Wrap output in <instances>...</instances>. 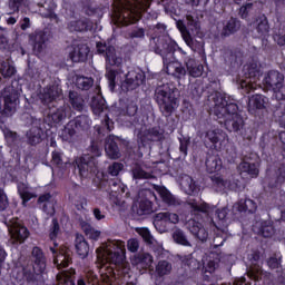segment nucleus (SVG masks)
I'll use <instances>...</instances> for the list:
<instances>
[{
  "label": "nucleus",
  "instance_id": "1",
  "mask_svg": "<svg viewBox=\"0 0 285 285\" xmlns=\"http://www.w3.org/2000/svg\"><path fill=\"white\" fill-rule=\"evenodd\" d=\"M214 101V115L217 117L218 124H224V128L228 132H239L244 128V117L237 112L239 106L235 99L216 91L213 96Z\"/></svg>",
  "mask_w": 285,
  "mask_h": 285
},
{
  "label": "nucleus",
  "instance_id": "2",
  "mask_svg": "<svg viewBox=\"0 0 285 285\" xmlns=\"http://www.w3.org/2000/svg\"><path fill=\"white\" fill-rule=\"evenodd\" d=\"M153 50L156 55H159L163 59L164 68L166 72L174 77V79H184L186 77V68L181 66V62L177 61L175 52H184L179 45L175 40L166 38H157V41L153 46Z\"/></svg>",
  "mask_w": 285,
  "mask_h": 285
},
{
  "label": "nucleus",
  "instance_id": "3",
  "mask_svg": "<svg viewBox=\"0 0 285 285\" xmlns=\"http://www.w3.org/2000/svg\"><path fill=\"white\" fill-rule=\"evenodd\" d=\"M115 129V122L108 114L105 115V119L101 120V125H96L94 127L95 137L91 139L90 146L88 148L89 155H85L76 158L75 164L76 168L79 169V159H87L88 161H94L96 168H99L97 163V157H101V153H104V137H106V132H111Z\"/></svg>",
  "mask_w": 285,
  "mask_h": 285
},
{
  "label": "nucleus",
  "instance_id": "4",
  "mask_svg": "<svg viewBox=\"0 0 285 285\" xmlns=\"http://www.w3.org/2000/svg\"><path fill=\"white\" fill-rule=\"evenodd\" d=\"M77 164L80 177L83 179L92 178V184L96 188H106V186L117 188V186H119V179H110L108 173L99 169V167L95 165V160L80 158L77 160Z\"/></svg>",
  "mask_w": 285,
  "mask_h": 285
},
{
  "label": "nucleus",
  "instance_id": "5",
  "mask_svg": "<svg viewBox=\"0 0 285 285\" xmlns=\"http://www.w3.org/2000/svg\"><path fill=\"white\" fill-rule=\"evenodd\" d=\"M60 232L61 226L59 225V219L52 218L49 230V239L52 245H49V250L53 256V264L58 271H61V268H68V266L72 264V252L70 248L66 246L59 247V243H57V237Z\"/></svg>",
  "mask_w": 285,
  "mask_h": 285
},
{
  "label": "nucleus",
  "instance_id": "6",
  "mask_svg": "<svg viewBox=\"0 0 285 285\" xmlns=\"http://www.w3.org/2000/svg\"><path fill=\"white\" fill-rule=\"evenodd\" d=\"M263 85L266 90L274 92V97L277 99L276 112L284 117L285 115V86L284 75L277 70H269L265 73Z\"/></svg>",
  "mask_w": 285,
  "mask_h": 285
},
{
  "label": "nucleus",
  "instance_id": "7",
  "mask_svg": "<svg viewBox=\"0 0 285 285\" xmlns=\"http://www.w3.org/2000/svg\"><path fill=\"white\" fill-rule=\"evenodd\" d=\"M31 255L33 257V264L22 267V279L27 284H35L37 276L43 275L46 272V255L43 249L36 246L32 248Z\"/></svg>",
  "mask_w": 285,
  "mask_h": 285
},
{
  "label": "nucleus",
  "instance_id": "8",
  "mask_svg": "<svg viewBox=\"0 0 285 285\" xmlns=\"http://www.w3.org/2000/svg\"><path fill=\"white\" fill-rule=\"evenodd\" d=\"M177 88H170L169 86H160L156 88L155 100L158 104L164 117H170L175 112V106H177Z\"/></svg>",
  "mask_w": 285,
  "mask_h": 285
},
{
  "label": "nucleus",
  "instance_id": "9",
  "mask_svg": "<svg viewBox=\"0 0 285 285\" xmlns=\"http://www.w3.org/2000/svg\"><path fill=\"white\" fill-rule=\"evenodd\" d=\"M20 97L21 88L14 87L13 83L1 91L3 107L0 105V112L3 117H10L17 110V106L20 104Z\"/></svg>",
  "mask_w": 285,
  "mask_h": 285
},
{
  "label": "nucleus",
  "instance_id": "10",
  "mask_svg": "<svg viewBox=\"0 0 285 285\" xmlns=\"http://www.w3.org/2000/svg\"><path fill=\"white\" fill-rule=\"evenodd\" d=\"M41 124H43L41 118H37L35 116L27 117V125L31 126L26 134L27 144L29 146H39V144L48 137L43 128H41Z\"/></svg>",
  "mask_w": 285,
  "mask_h": 285
},
{
  "label": "nucleus",
  "instance_id": "11",
  "mask_svg": "<svg viewBox=\"0 0 285 285\" xmlns=\"http://www.w3.org/2000/svg\"><path fill=\"white\" fill-rule=\"evenodd\" d=\"M104 257L114 266H121L126 262V246L124 243H110L106 249H104Z\"/></svg>",
  "mask_w": 285,
  "mask_h": 285
},
{
  "label": "nucleus",
  "instance_id": "12",
  "mask_svg": "<svg viewBox=\"0 0 285 285\" xmlns=\"http://www.w3.org/2000/svg\"><path fill=\"white\" fill-rule=\"evenodd\" d=\"M117 277H130V265L124 262L116 267H106L105 272H101L100 279L102 285H114Z\"/></svg>",
  "mask_w": 285,
  "mask_h": 285
},
{
  "label": "nucleus",
  "instance_id": "13",
  "mask_svg": "<svg viewBox=\"0 0 285 285\" xmlns=\"http://www.w3.org/2000/svg\"><path fill=\"white\" fill-rule=\"evenodd\" d=\"M153 224L158 233H167L170 224H179V215L170 212H160L154 216Z\"/></svg>",
  "mask_w": 285,
  "mask_h": 285
},
{
  "label": "nucleus",
  "instance_id": "14",
  "mask_svg": "<svg viewBox=\"0 0 285 285\" xmlns=\"http://www.w3.org/2000/svg\"><path fill=\"white\" fill-rule=\"evenodd\" d=\"M92 120L87 115L77 116L75 119L70 120L65 127L66 132H68L69 137H75L77 132H81V130H88Z\"/></svg>",
  "mask_w": 285,
  "mask_h": 285
},
{
  "label": "nucleus",
  "instance_id": "15",
  "mask_svg": "<svg viewBox=\"0 0 285 285\" xmlns=\"http://www.w3.org/2000/svg\"><path fill=\"white\" fill-rule=\"evenodd\" d=\"M243 75L245 79L249 80H240V88L246 92H250V90H253V81H255V79L259 75V68L257 67V62L244 65Z\"/></svg>",
  "mask_w": 285,
  "mask_h": 285
},
{
  "label": "nucleus",
  "instance_id": "16",
  "mask_svg": "<svg viewBox=\"0 0 285 285\" xmlns=\"http://www.w3.org/2000/svg\"><path fill=\"white\" fill-rule=\"evenodd\" d=\"M164 139V132L159 129V127H153L148 130V135H142L138 139V150L140 153H148V148H150V141H161Z\"/></svg>",
  "mask_w": 285,
  "mask_h": 285
},
{
  "label": "nucleus",
  "instance_id": "17",
  "mask_svg": "<svg viewBox=\"0 0 285 285\" xmlns=\"http://www.w3.org/2000/svg\"><path fill=\"white\" fill-rule=\"evenodd\" d=\"M38 97L43 106L50 108V104H55L61 97V88L57 85H48L40 90Z\"/></svg>",
  "mask_w": 285,
  "mask_h": 285
},
{
  "label": "nucleus",
  "instance_id": "18",
  "mask_svg": "<svg viewBox=\"0 0 285 285\" xmlns=\"http://www.w3.org/2000/svg\"><path fill=\"white\" fill-rule=\"evenodd\" d=\"M144 83H146V73L142 71L130 70L125 77L124 87L130 92V90H137L139 86H144Z\"/></svg>",
  "mask_w": 285,
  "mask_h": 285
},
{
  "label": "nucleus",
  "instance_id": "19",
  "mask_svg": "<svg viewBox=\"0 0 285 285\" xmlns=\"http://www.w3.org/2000/svg\"><path fill=\"white\" fill-rule=\"evenodd\" d=\"M124 140L117 136H109L105 140V153L109 159H119L121 157V149L119 148Z\"/></svg>",
  "mask_w": 285,
  "mask_h": 285
},
{
  "label": "nucleus",
  "instance_id": "20",
  "mask_svg": "<svg viewBox=\"0 0 285 285\" xmlns=\"http://www.w3.org/2000/svg\"><path fill=\"white\" fill-rule=\"evenodd\" d=\"M213 186L215 188H219L220 190H224L226 186H228L229 190H234L237 193V190H242V181L239 179H233V180H226L222 175L215 174L210 177Z\"/></svg>",
  "mask_w": 285,
  "mask_h": 285
},
{
  "label": "nucleus",
  "instance_id": "21",
  "mask_svg": "<svg viewBox=\"0 0 285 285\" xmlns=\"http://www.w3.org/2000/svg\"><path fill=\"white\" fill-rule=\"evenodd\" d=\"M50 38L48 32L43 30H37L29 36V41L33 48V52H43V47Z\"/></svg>",
  "mask_w": 285,
  "mask_h": 285
},
{
  "label": "nucleus",
  "instance_id": "22",
  "mask_svg": "<svg viewBox=\"0 0 285 285\" xmlns=\"http://www.w3.org/2000/svg\"><path fill=\"white\" fill-rule=\"evenodd\" d=\"M247 110L249 115H254V117H257V112H259V110H266V97L259 94L249 97Z\"/></svg>",
  "mask_w": 285,
  "mask_h": 285
},
{
  "label": "nucleus",
  "instance_id": "23",
  "mask_svg": "<svg viewBox=\"0 0 285 285\" xmlns=\"http://www.w3.org/2000/svg\"><path fill=\"white\" fill-rule=\"evenodd\" d=\"M187 226L196 239H199L200 242H206V239H208V232H206V228H204V225L199 220L189 219Z\"/></svg>",
  "mask_w": 285,
  "mask_h": 285
},
{
  "label": "nucleus",
  "instance_id": "24",
  "mask_svg": "<svg viewBox=\"0 0 285 285\" xmlns=\"http://www.w3.org/2000/svg\"><path fill=\"white\" fill-rule=\"evenodd\" d=\"M186 68L190 75V77H208V71L204 69L202 62L195 60L194 58H189L186 61Z\"/></svg>",
  "mask_w": 285,
  "mask_h": 285
},
{
  "label": "nucleus",
  "instance_id": "25",
  "mask_svg": "<svg viewBox=\"0 0 285 285\" xmlns=\"http://www.w3.org/2000/svg\"><path fill=\"white\" fill-rule=\"evenodd\" d=\"M90 48L86 45H78L70 51L69 58L73 63H81L88 59Z\"/></svg>",
  "mask_w": 285,
  "mask_h": 285
},
{
  "label": "nucleus",
  "instance_id": "26",
  "mask_svg": "<svg viewBox=\"0 0 285 285\" xmlns=\"http://www.w3.org/2000/svg\"><path fill=\"white\" fill-rule=\"evenodd\" d=\"M75 248L80 259H86V257H88V253H90V245L88 244V240H86V237H83L81 234L76 235Z\"/></svg>",
  "mask_w": 285,
  "mask_h": 285
},
{
  "label": "nucleus",
  "instance_id": "27",
  "mask_svg": "<svg viewBox=\"0 0 285 285\" xmlns=\"http://www.w3.org/2000/svg\"><path fill=\"white\" fill-rule=\"evenodd\" d=\"M68 28L71 32H88L92 29V21L88 18L72 20L68 23Z\"/></svg>",
  "mask_w": 285,
  "mask_h": 285
},
{
  "label": "nucleus",
  "instance_id": "28",
  "mask_svg": "<svg viewBox=\"0 0 285 285\" xmlns=\"http://www.w3.org/2000/svg\"><path fill=\"white\" fill-rule=\"evenodd\" d=\"M68 100L73 110H77V112H83V108H86V100L83 99V96L77 91L69 90Z\"/></svg>",
  "mask_w": 285,
  "mask_h": 285
},
{
  "label": "nucleus",
  "instance_id": "29",
  "mask_svg": "<svg viewBox=\"0 0 285 285\" xmlns=\"http://www.w3.org/2000/svg\"><path fill=\"white\" fill-rule=\"evenodd\" d=\"M131 264L132 266H139L144 271H148L150 266H153V255L148 253H142V254H136L131 258Z\"/></svg>",
  "mask_w": 285,
  "mask_h": 285
},
{
  "label": "nucleus",
  "instance_id": "30",
  "mask_svg": "<svg viewBox=\"0 0 285 285\" xmlns=\"http://www.w3.org/2000/svg\"><path fill=\"white\" fill-rule=\"evenodd\" d=\"M138 110L139 107L137 104L130 102L127 105L126 114L130 117L129 121L135 128H137V126H144V118L137 114Z\"/></svg>",
  "mask_w": 285,
  "mask_h": 285
},
{
  "label": "nucleus",
  "instance_id": "31",
  "mask_svg": "<svg viewBox=\"0 0 285 285\" xmlns=\"http://www.w3.org/2000/svg\"><path fill=\"white\" fill-rule=\"evenodd\" d=\"M226 134L220 129L208 130L206 132V139L212 142V150H219V142L224 141Z\"/></svg>",
  "mask_w": 285,
  "mask_h": 285
},
{
  "label": "nucleus",
  "instance_id": "32",
  "mask_svg": "<svg viewBox=\"0 0 285 285\" xmlns=\"http://www.w3.org/2000/svg\"><path fill=\"white\" fill-rule=\"evenodd\" d=\"M234 208H236L237 213H244L247 215H255L257 213V203L253 199L239 200Z\"/></svg>",
  "mask_w": 285,
  "mask_h": 285
},
{
  "label": "nucleus",
  "instance_id": "33",
  "mask_svg": "<svg viewBox=\"0 0 285 285\" xmlns=\"http://www.w3.org/2000/svg\"><path fill=\"white\" fill-rule=\"evenodd\" d=\"M238 170H240V173H246L252 179H257L259 177V166L256 163L242 161L238 165Z\"/></svg>",
  "mask_w": 285,
  "mask_h": 285
},
{
  "label": "nucleus",
  "instance_id": "34",
  "mask_svg": "<svg viewBox=\"0 0 285 285\" xmlns=\"http://www.w3.org/2000/svg\"><path fill=\"white\" fill-rule=\"evenodd\" d=\"M205 166L207 168V173H219L222 170L223 161L219 155H212L206 158Z\"/></svg>",
  "mask_w": 285,
  "mask_h": 285
},
{
  "label": "nucleus",
  "instance_id": "35",
  "mask_svg": "<svg viewBox=\"0 0 285 285\" xmlns=\"http://www.w3.org/2000/svg\"><path fill=\"white\" fill-rule=\"evenodd\" d=\"M90 108L94 115H101L104 110H108V105H106V98L102 96H94L90 102Z\"/></svg>",
  "mask_w": 285,
  "mask_h": 285
},
{
  "label": "nucleus",
  "instance_id": "36",
  "mask_svg": "<svg viewBox=\"0 0 285 285\" xmlns=\"http://www.w3.org/2000/svg\"><path fill=\"white\" fill-rule=\"evenodd\" d=\"M239 28H242V23L239 22V20L237 18L232 17L223 27L220 35L222 37H230V35H235V32H237Z\"/></svg>",
  "mask_w": 285,
  "mask_h": 285
},
{
  "label": "nucleus",
  "instance_id": "37",
  "mask_svg": "<svg viewBox=\"0 0 285 285\" xmlns=\"http://www.w3.org/2000/svg\"><path fill=\"white\" fill-rule=\"evenodd\" d=\"M158 195L164 204L167 206H177V198L171 195L170 190L166 187H159Z\"/></svg>",
  "mask_w": 285,
  "mask_h": 285
},
{
  "label": "nucleus",
  "instance_id": "38",
  "mask_svg": "<svg viewBox=\"0 0 285 285\" xmlns=\"http://www.w3.org/2000/svg\"><path fill=\"white\" fill-rule=\"evenodd\" d=\"M256 31L259 37H268V32H271V26L268 24V18L266 16L259 17L257 20Z\"/></svg>",
  "mask_w": 285,
  "mask_h": 285
},
{
  "label": "nucleus",
  "instance_id": "39",
  "mask_svg": "<svg viewBox=\"0 0 285 285\" xmlns=\"http://www.w3.org/2000/svg\"><path fill=\"white\" fill-rule=\"evenodd\" d=\"M95 86V79L86 76H77L76 88L78 90H90Z\"/></svg>",
  "mask_w": 285,
  "mask_h": 285
},
{
  "label": "nucleus",
  "instance_id": "40",
  "mask_svg": "<svg viewBox=\"0 0 285 285\" xmlns=\"http://www.w3.org/2000/svg\"><path fill=\"white\" fill-rule=\"evenodd\" d=\"M258 233L265 238L273 237L275 235V226H273L271 220H264L261 223Z\"/></svg>",
  "mask_w": 285,
  "mask_h": 285
},
{
  "label": "nucleus",
  "instance_id": "41",
  "mask_svg": "<svg viewBox=\"0 0 285 285\" xmlns=\"http://www.w3.org/2000/svg\"><path fill=\"white\" fill-rule=\"evenodd\" d=\"M97 285L99 284V276L95 274V272L89 271L86 273L85 277H79L77 281V285Z\"/></svg>",
  "mask_w": 285,
  "mask_h": 285
},
{
  "label": "nucleus",
  "instance_id": "42",
  "mask_svg": "<svg viewBox=\"0 0 285 285\" xmlns=\"http://www.w3.org/2000/svg\"><path fill=\"white\" fill-rule=\"evenodd\" d=\"M153 213V202L148 198H141L139 202V207L137 209V215H150Z\"/></svg>",
  "mask_w": 285,
  "mask_h": 285
},
{
  "label": "nucleus",
  "instance_id": "43",
  "mask_svg": "<svg viewBox=\"0 0 285 285\" xmlns=\"http://www.w3.org/2000/svg\"><path fill=\"white\" fill-rule=\"evenodd\" d=\"M0 75L3 79H10L17 75V68L9 62L3 61L0 66Z\"/></svg>",
  "mask_w": 285,
  "mask_h": 285
},
{
  "label": "nucleus",
  "instance_id": "44",
  "mask_svg": "<svg viewBox=\"0 0 285 285\" xmlns=\"http://www.w3.org/2000/svg\"><path fill=\"white\" fill-rule=\"evenodd\" d=\"M136 233H138V235L142 238V242H145L147 246H151V244H155V237L153 236L148 227L137 228Z\"/></svg>",
  "mask_w": 285,
  "mask_h": 285
},
{
  "label": "nucleus",
  "instance_id": "45",
  "mask_svg": "<svg viewBox=\"0 0 285 285\" xmlns=\"http://www.w3.org/2000/svg\"><path fill=\"white\" fill-rule=\"evenodd\" d=\"M170 271H173V265L168 261H159L156 266V273L159 277H164V275H169Z\"/></svg>",
  "mask_w": 285,
  "mask_h": 285
},
{
  "label": "nucleus",
  "instance_id": "46",
  "mask_svg": "<svg viewBox=\"0 0 285 285\" xmlns=\"http://www.w3.org/2000/svg\"><path fill=\"white\" fill-rule=\"evenodd\" d=\"M50 117L53 124H61L62 119H66V117H68V114L66 112V107L58 108L56 111L51 112Z\"/></svg>",
  "mask_w": 285,
  "mask_h": 285
},
{
  "label": "nucleus",
  "instance_id": "47",
  "mask_svg": "<svg viewBox=\"0 0 285 285\" xmlns=\"http://www.w3.org/2000/svg\"><path fill=\"white\" fill-rule=\"evenodd\" d=\"M188 205L194 213H208V210H210L208 203H203L199 205L197 204V200H190Z\"/></svg>",
  "mask_w": 285,
  "mask_h": 285
},
{
  "label": "nucleus",
  "instance_id": "48",
  "mask_svg": "<svg viewBox=\"0 0 285 285\" xmlns=\"http://www.w3.org/2000/svg\"><path fill=\"white\" fill-rule=\"evenodd\" d=\"M173 237L176 244H179L180 246H190V242H188L186 234H184L181 229H177Z\"/></svg>",
  "mask_w": 285,
  "mask_h": 285
},
{
  "label": "nucleus",
  "instance_id": "49",
  "mask_svg": "<svg viewBox=\"0 0 285 285\" xmlns=\"http://www.w3.org/2000/svg\"><path fill=\"white\" fill-rule=\"evenodd\" d=\"M83 233L85 235H87V237H89V239H99V237L101 236V232L95 229L92 226H90L89 224L83 225L82 226Z\"/></svg>",
  "mask_w": 285,
  "mask_h": 285
},
{
  "label": "nucleus",
  "instance_id": "50",
  "mask_svg": "<svg viewBox=\"0 0 285 285\" xmlns=\"http://www.w3.org/2000/svg\"><path fill=\"white\" fill-rule=\"evenodd\" d=\"M180 262L181 268H184L185 271H193V264H196L197 259H195L193 255H185L180 257Z\"/></svg>",
  "mask_w": 285,
  "mask_h": 285
},
{
  "label": "nucleus",
  "instance_id": "51",
  "mask_svg": "<svg viewBox=\"0 0 285 285\" xmlns=\"http://www.w3.org/2000/svg\"><path fill=\"white\" fill-rule=\"evenodd\" d=\"M276 186H281L285 193V164H282L277 170Z\"/></svg>",
  "mask_w": 285,
  "mask_h": 285
},
{
  "label": "nucleus",
  "instance_id": "52",
  "mask_svg": "<svg viewBox=\"0 0 285 285\" xmlns=\"http://www.w3.org/2000/svg\"><path fill=\"white\" fill-rule=\"evenodd\" d=\"M178 141H179V151L181 153V155H184V157H187L188 146H190V138L181 136L180 138H178Z\"/></svg>",
  "mask_w": 285,
  "mask_h": 285
},
{
  "label": "nucleus",
  "instance_id": "53",
  "mask_svg": "<svg viewBox=\"0 0 285 285\" xmlns=\"http://www.w3.org/2000/svg\"><path fill=\"white\" fill-rule=\"evenodd\" d=\"M197 285H215L213 281V273L204 272L199 279L196 282Z\"/></svg>",
  "mask_w": 285,
  "mask_h": 285
},
{
  "label": "nucleus",
  "instance_id": "54",
  "mask_svg": "<svg viewBox=\"0 0 285 285\" xmlns=\"http://www.w3.org/2000/svg\"><path fill=\"white\" fill-rule=\"evenodd\" d=\"M120 170H124V164H121V163H112L108 167L107 175L108 176L110 175L111 177H118Z\"/></svg>",
  "mask_w": 285,
  "mask_h": 285
},
{
  "label": "nucleus",
  "instance_id": "55",
  "mask_svg": "<svg viewBox=\"0 0 285 285\" xmlns=\"http://www.w3.org/2000/svg\"><path fill=\"white\" fill-rule=\"evenodd\" d=\"M28 237H30V230H28L27 227H20L16 233V238L19 244H23Z\"/></svg>",
  "mask_w": 285,
  "mask_h": 285
},
{
  "label": "nucleus",
  "instance_id": "56",
  "mask_svg": "<svg viewBox=\"0 0 285 285\" xmlns=\"http://www.w3.org/2000/svg\"><path fill=\"white\" fill-rule=\"evenodd\" d=\"M134 179H150V174L144 170L141 167H136L132 169Z\"/></svg>",
  "mask_w": 285,
  "mask_h": 285
},
{
  "label": "nucleus",
  "instance_id": "57",
  "mask_svg": "<svg viewBox=\"0 0 285 285\" xmlns=\"http://www.w3.org/2000/svg\"><path fill=\"white\" fill-rule=\"evenodd\" d=\"M50 199H52V195L50 193L42 194L38 197V204H43V213H50L48 212V202H50Z\"/></svg>",
  "mask_w": 285,
  "mask_h": 285
},
{
  "label": "nucleus",
  "instance_id": "58",
  "mask_svg": "<svg viewBox=\"0 0 285 285\" xmlns=\"http://www.w3.org/2000/svg\"><path fill=\"white\" fill-rule=\"evenodd\" d=\"M8 206H10V203L8 202V195H6L3 189H0V213H3Z\"/></svg>",
  "mask_w": 285,
  "mask_h": 285
},
{
  "label": "nucleus",
  "instance_id": "59",
  "mask_svg": "<svg viewBox=\"0 0 285 285\" xmlns=\"http://www.w3.org/2000/svg\"><path fill=\"white\" fill-rule=\"evenodd\" d=\"M252 8H253V2H248L245 6H242L238 12L240 19H248V10H250Z\"/></svg>",
  "mask_w": 285,
  "mask_h": 285
},
{
  "label": "nucleus",
  "instance_id": "60",
  "mask_svg": "<svg viewBox=\"0 0 285 285\" xmlns=\"http://www.w3.org/2000/svg\"><path fill=\"white\" fill-rule=\"evenodd\" d=\"M51 161L55 166H61L63 164V158L61 157V153L58 150L52 151Z\"/></svg>",
  "mask_w": 285,
  "mask_h": 285
},
{
  "label": "nucleus",
  "instance_id": "61",
  "mask_svg": "<svg viewBox=\"0 0 285 285\" xmlns=\"http://www.w3.org/2000/svg\"><path fill=\"white\" fill-rule=\"evenodd\" d=\"M129 253H137L139 250V240L131 238L127 242Z\"/></svg>",
  "mask_w": 285,
  "mask_h": 285
},
{
  "label": "nucleus",
  "instance_id": "62",
  "mask_svg": "<svg viewBox=\"0 0 285 285\" xmlns=\"http://www.w3.org/2000/svg\"><path fill=\"white\" fill-rule=\"evenodd\" d=\"M129 36L131 39H144L146 37V30L144 28L134 29Z\"/></svg>",
  "mask_w": 285,
  "mask_h": 285
},
{
  "label": "nucleus",
  "instance_id": "63",
  "mask_svg": "<svg viewBox=\"0 0 285 285\" xmlns=\"http://www.w3.org/2000/svg\"><path fill=\"white\" fill-rule=\"evenodd\" d=\"M188 190L189 195H197L199 193V185L193 178H189Z\"/></svg>",
  "mask_w": 285,
  "mask_h": 285
},
{
  "label": "nucleus",
  "instance_id": "64",
  "mask_svg": "<svg viewBox=\"0 0 285 285\" xmlns=\"http://www.w3.org/2000/svg\"><path fill=\"white\" fill-rule=\"evenodd\" d=\"M23 0H9V8L12 12H19V8H21Z\"/></svg>",
  "mask_w": 285,
  "mask_h": 285
}]
</instances>
